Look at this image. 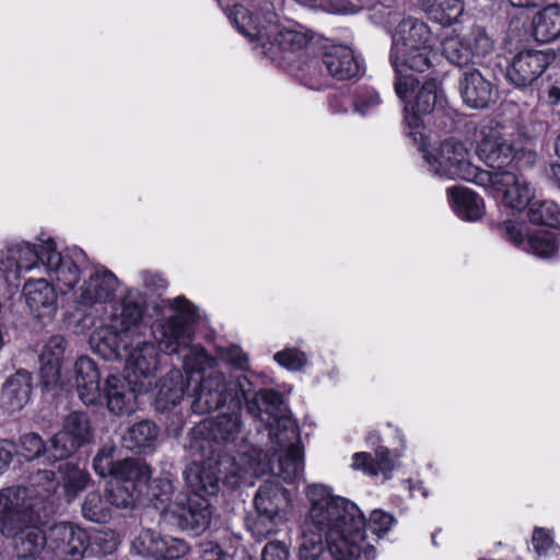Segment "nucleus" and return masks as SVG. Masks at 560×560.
<instances>
[{"label": "nucleus", "mask_w": 560, "mask_h": 560, "mask_svg": "<svg viewBox=\"0 0 560 560\" xmlns=\"http://www.w3.org/2000/svg\"><path fill=\"white\" fill-rule=\"evenodd\" d=\"M175 312L167 319L159 320L152 326L154 341L167 354L180 353L186 380L177 369L171 370L161 381L158 399L164 407L177 405L186 390L194 384L191 409L196 413H207L224 405L232 407L231 413H220L205 420L198 428L202 439L196 440L191 447L199 448L202 442L208 452L214 451L220 455L224 445L235 443L241 434L242 420L240 408L246 402L248 412L259 417L267 424V419L273 421L282 409V396L273 389L254 392L247 376H237L226 381L221 372L212 371L200 377L209 369L217 365V360L210 357L202 347L192 345L191 324L196 317V306L184 296H177L170 302Z\"/></svg>", "instance_id": "nucleus-1"}, {"label": "nucleus", "mask_w": 560, "mask_h": 560, "mask_svg": "<svg viewBox=\"0 0 560 560\" xmlns=\"http://www.w3.org/2000/svg\"><path fill=\"white\" fill-rule=\"evenodd\" d=\"M147 329L143 323V310L130 292L120 302L108 322L98 327L91 336L94 351L106 360L116 359L126 352L128 378L135 381L139 390L151 388L161 365V354L155 342L142 340Z\"/></svg>", "instance_id": "nucleus-2"}, {"label": "nucleus", "mask_w": 560, "mask_h": 560, "mask_svg": "<svg viewBox=\"0 0 560 560\" xmlns=\"http://www.w3.org/2000/svg\"><path fill=\"white\" fill-rule=\"evenodd\" d=\"M305 495L308 511L303 524L325 535L332 559L343 560L358 552L366 559L376 558V548L363 532L365 517L354 502L322 483L307 486Z\"/></svg>", "instance_id": "nucleus-3"}, {"label": "nucleus", "mask_w": 560, "mask_h": 560, "mask_svg": "<svg viewBox=\"0 0 560 560\" xmlns=\"http://www.w3.org/2000/svg\"><path fill=\"white\" fill-rule=\"evenodd\" d=\"M86 264V255L81 248L72 247L61 253L57 250L52 237H38L35 243L25 240H11L0 250V284L4 294L12 293L23 273L43 267L50 281L60 292L72 290L81 279V268Z\"/></svg>", "instance_id": "nucleus-4"}, {"label": "nucleus", "mask_w": 560, "mask_h": 560, "mask_svg": "<svg viewBox=\"0 0 560 560\" xmlns=\"http://www.w3.org/2000/svg\"><path fill=\"white\" fill-rule=\"evenodd\" d=\"M434 46L435 38L427 23L412 16L399 22L392 37L389 54L399 98L406 101L419 84L409 72L423 73L432 67Z\"/></svg>", "instance_id": "nucleus-5"}, {"label": "nucleus", "mask_w": 560, "mask_h": 560, "mask_svg": "<svg viewBox=\"0 0 560 560\" xmlns=\"http://www.w3.org/2000/svg\"><path fill=\"white\" fill-rule=\"evenodd\" d=\"M22 493L20 489L0 490V530L14 538L18 560H42L48 535L36 526L40 515L35 514L33 505L20 503Z\"/></svg>", "instance_id": "nucleus-6"}, {"label": "nucleus", "mask_w": 560, "mask_h": 560, "mask_svg": "<svg viewBox=\"0 0 560 560\" xmlns=\"http://www.w3.org/2000/svg\"><path fill=\"white\" fill-rule=\"evenodd\" d=\"M515 127L512 124L489 121L480 129L477 154L489 167L501 170L511 163L517 168H529L537 161L533 149H514Z\"/></svg>", "instance_id": "nucleus-7"}, {"label": "nucleus", "mask_w": 560, "mask_h": 560, "mask_svg": "<svg viewBox=\"0 0 560 560\" xmlns=\"http://www.w3.org/2000/svg\"><path fill=\"white\" fill-rule=\"evenodd\" d=\"M303 83L312 90L328 85V78L350 80L361 72V65L354 51L343 45L326 47L319 56H313L299 65Z\"/></svg>", "instance_id": "nucleus-8"}, {"label": "nucleus", "mask_w": 560, "mask_h": 560, "mask_svg": "<svg viewBox=\"0 0 560 560\" xmlns=\"http://www.w3.org/2000/svg\"><path fill=\"white\" fill-rule=\"evenodd\" d=\"M266 421L270 439L278 446L275 452H285L279 456L277 468L273 470L288 483L299 481L303 476L304 463L296 422L285 413L283 404L281 412H278L273 421H270V418Z\"/></svg>", "instance_id": "nucleus-9"}, {"label": "nucleus", "mask_w": 560, "mask_h": 560, "mask_svg": "<svg viewBox=\"0 0 560 560\" xmlns=\"http://www.w3.org/2000/svg\"><path fill=\"white\" fill-rule=\"evenodd\" d=\"M423 159L432 174L448 179L477 184L483 171L470 163L468 150L454 140H446L431 151L424 150Z\"/></svg>", "instance_id": "nucleus-10"}, {"label": "nucleus", "mask_w": 560, "mask_h": 560, "mask_svg": "<svg viewBox=\"0 0 560 560\" xmlns=\"http://www.w3.org/2000/svg\"><path fill=\"white\" fill-rule=\"evenodd\" d=\"M483 170L477 185L489 189L509 208L523 210L535 196V189L523 176L512 171Z\"/></svg>", "instance_id": "nucleus-11"}, {"label": "nucleus", "mask_w": 560, "mask_h": 560, "mask_svg": "<svg viewBox=\"0 0 560 560\" xmlns=\"http://www.w3.org/2000/svg\"><path fill=\"white\" fill-rule=\"evenodd\" d=\"M492 48L493 42L480 26H474L464 34L452 30L442 39L443 55L458 67L477 62L478 59L490 54Z\"/></svg>", "instance_id": "nucleus-12"}, {"label": "nucleus", "mask_w": 560, "mask_h": 560, "mask_svg": "<svg viewBox=\"0 0 560 560\" xmlns=\"http://www.w3.org/2000/svg\"><path fill=\"white\" fill-rule=\"evenodd\" d=\"M120 282L116 275L104 266L95 267L86 279L73 291V303L78 311H90L95 306L115 301ZM65 290L62 293H67Z\"/></svg>", "instance_id": "nucleus-13"}, {"label": "nucleus", "mask_w": 560, "mask_h": 560, "mask_svg": "<svg viewBox=\"0 0 560 560\" xmlns=\"http://www.w3.org/2000/svg\"><path fill=\"white\" fill-rule=\"evenodd\" d=\"M524 223L515 221H504L500 225L502 235L514 246L526 253L538 257H551L559 249L557 236L547 231H538L529 234Z\"/></svg>", "instance_id": "nucleus-14"}, {"label": "nucleus", "mask_w": 560, "mask_h": 560, "mask_svg": "<svg viewBox=\"0 0 560 560\" xmlns=\"http://www.w3.org/2000/svg\"><path fill=\"white\" fill-rule=\"evenodd\" d=\"M209 444V441H206ZM202 458L201 463L195 462L185 470V480L194 497L206 498V495H214L219 491L220 476L218 465L220 455H215L214 451L208 452L202 442L199 448H196Z\"/></svg>", "instance_id": "nucleus-15"}, {"label": "nucleus", "mask_w": 560, "mask_h": 560, "mask_svg": "<svg viewBox=\"0 0 560 560\" xmlns=\"http://www.w3.org/2000/svg\"><path fill=\"white\" fill-rule=\"evenodd\" d=\"M555 58L551 49L521 51L506 68V78L516 88H526L545 72Z\"/></svg>", "instance_id": "nucleus-16"}, {"label": "nucleus", "mask_w": 560, "mask_h": 560, "mask_svg": "<svg viewBox=\"0 0 560 560\" xmlns=\"http://www.w3.org/2000/svg\"><path fill=\"white\" fill-rule=\"evenodd\" d=\"M447 108V100L440 86V82L430 79L417 91L415 97L407 101L405 107V120L408 127L417 129L421 126V116L432 114L434 112H445Z\"/></svg>", "instance_id": "nucleus-17"}, {"label": "nucleus", "mask_w": 560, "mask_h": 560, "mask_svg": "<svg viewBox=\"0 0 560 560\" xmlns=\"http://www.w3.org/2000/svg\"><path fill=\"white\" fill-rule=\"evenodd\" d=\"M237 31L250 40H257L265 47V37L270 35L269 28L275 27L276 12L271 3H266L260 11L253 13L242 4H235L228 14Z\"/></svg>", "instance_id": "nucleus-18"}, {"label": "nucleus", "mask_w": 560, "mask_h": 560, "mask_svg": "<svg viewBox=\"0 0 560 560\" xmlns=\"http://www.w3.org/2000/svg\"><path fill=\"white\" fill-rule=\"evenodd\" d=\"M170 513L182 529L200 535L209 527L213 510L207 498L191 497L185 503L177 497L174 504L170 505Z\"/></svg>", "instance_id": "nucleus-19"}, {"label": "nucleus", "mask_w": 560, "mask_h": 560, "mask_svg": "<svg viewBox=\"0 0 560 560\" xmlns=\"http://www.w3.org/2000/svg\"><path fill=\"white\" fill-rule=\"evenodd\" d=\"M30 312L44 324L50 323L58 311L55 287L44 278L28 279L23 287Z\"/></svg>", "instance_id": "nucleus-20"}, {"label": "nucleus", "mask_w": 560, "mask_h": 560, "mask_svg": "<svg viewBox=\"0 0 560 560\" xmlns=\"http://www.w3.org/2000/svg\"><path fill=\"white\" fill-rule=\"evenodd\" d=\"M59 485L60 481L56 478L55 471L38 469L30 474L26 486H13L7 489L22 490L20 503L33 505L35 514L40 515V512L46 509L45 502L56 493Z\"/></svg>", "instance_id": "nucleus-21"}, {"label": "nucleus", "mask_w": 560, "mask_h": 560, "mask_svg": "<svg viewBox=\"0 0 560 560\" xmlns=\"http://www.w3.org/2000/svg\"><path fill=\"white\" fill-rule=\"evenodd\" d=\"M88 534L70 523H57L49 528L48 546L72 560H79L88 549Z\"/></svg>", "instance_id": "nucleus-22"}, {"label": "nucleus", "mask_w": 560, "mask_h": 560, "mask_svg": "<svg viewBox=\"0 0 560 560\" xmlns=\"http://www.w3.org/2000/svg\"><path fill=\"white\" fill-rule=\"evenodd\" d=\"M135 381L119 375H109L106 378L104 394L108 410L117 416L130 415L136 410L137 393L139 387H132Z\"/></svg>", "instance_id": "nucleus-23"}, {"label": "nucleus", "mask_w": 560, "mask_h": 560, "mask_svg": "<svg viewBox=\"0 0 560 560\" xmlns=\"http://www.w3.org/2000/svg\"><path fill=\"white\" fill-rule=\"evenodd\" d=\"M464 103L475 109H483L495 101L497 90L478 70L466 71L459 81Z\"/></svg>", "instance_id": "nucleus-24"}, {"label": "nucleus", "mask_w": 560, "mask_h": 560, "mask_svg": "<svg viewBox=\"0 0 560 560\" xmlns=\"http://www.w3.org/2000/svg\"><path fill=\"white\" fill-rule=\"evenodd\" d=\"M270 35L265 37V47L270 44L279 50L291 54H303L310 49L311 35L300 25H282L276 14L275 27H270Z\"/></svg>", "instance_id": "nucleus-25"}, {"label": "nucleus", "mask_w": 560, "mask_h": 560, "mask_svg": "<svg viewBox=\"0 0 560 560\" xmlns=\"http://www.w3.org/2000/svg\"><path fill=\"white\" fill-rule=\"evenodd\" d=\"M75 384L79 398L86 405H96L101 398L100 372L89 357H80L74 363Z\"/></svg>", "instance_id": "nucleus-26"}, {"label": "nucleus", "mask_w": 560, "mask_h": 560, "mask_svg": "<svg viewBox=\"0 0 560 560\" xmlns=\"http://www.w3.org/2000/svg\"><path fill=\"white\" fill-rule=\"evenodd\" d=\"M447 198L451 208L462 220L474 222L483 215V200L466 187L448 188Z\"/></svg>", "instance_id": "nucleus-27"}, {"label": "nucleus", "mask_w": 560, "mask_h": 560, "mask_svg": "<svg viewBox=\"0 0 560 560\" xmlns=\"http://www.w3.org/2000/svg\"><path fill=\"white\" fill-rule=\"evenodd\" d=\"M31 390V374L27 371H18L5 381L1 393V404L9 411L21 410L28 402Z\"/></svg>", "instance_id": "nucleus-28"}, {"label": "nucleus", "mask_w": 560, "mask_h": 560, "mask_svg": "<svg viewBox=\"0 0 560 560\" xmlns=\"http://www.w3.org/2000/svg\"><path fill=\"white\" fill-rule=\"evenodd\" d=\"M159 429L154 422L142 420L131 425L122 435V444L135 453H148L155 448Z\"/></svg>", "instance_id": "nucleus-29"}, {"label": "nucleus", "mask_w": 560, "mask_h": 560, "mask_svg": "<svg viewBox=\"0 0 560 560\" xmlns=\"http://www.w3.org/2000/svg\"><path fill=\"white\" fill-rule=\"evenodd\" d=\"M288 501V490L275 480L265 481L254 499L257 513H271L273 515H282L281 510Z\"/></svg>", "instance_id": "nucleus-30"}, {"label": "nucleus", "mask_w": 560, "mask_h": 560, "mask_svg": "<svg viewBox=\"0 0 560 560\" xmlns=\"http://www.w3.org/2000/svg\"><path fill=\"white\" fill-rule=\"evenodd\" d=\"M150 477L151 470L145 463L136 458H125L118 460L114 479L140 493Z\"/></svg>", "instance_id": "nucleus-31"}, {"label": "nucleus", "mask_w": 560, "mask_h": 560, "mask_svg": "<svg viewBox=\"0 0 560 560\" xmlns=\"http://www.w3.org/2000/svg\"><path fill=\"white\" fill-rule=\"evenodd\" d=\"M534 35L541 43H548L560 37L559 4L547 5L535 15Z\"/></svg>", "instance_id": "nucleus-32"}, {"label": "nucleus", "mask_w": 560, "mask_h": 560, "mask_svg": "<svg viewBox=\"0 0 560 560\" xmlns=\"http://www.w3.org/2000/svg\"><path fill=\"white\" fill-rule=\"evenodd\" d=\"M324 534L303 524L298 541V559L324 560L326 553L330 555L327 550L326 541L324 542Z\"/></svg>", "instance_id": "nucleus-33"}, {"label": "nucleus", "mask_w": 560, "mask_h": 560, "mask_svg": "<svg viewBox=\"0 0 560 560\" xmlns=\"http://www.w3.org/2000/svg\"><path fill=\"white\" fill-rule=\"evenodd\" d=\"M58 474L62 480L65 494L69 501L77 498L90 482L89 474L71 462L59 464Z\"/></svg>", "instance_id": "nucleus-34"}, {"label": "nucleus", "mask_w": 560, "mask_h": 560, "mask_svg": "<svg viewBox=\"0 0 560 560\" xmlns=\"http://www.w3.org/2000/svg\"><path fill=\"white\" fill-rule=\"evenodd\" d=\"M527 217L533 224L560 228V208L551 200L532 202Z\"/></svg>", "instance_id": "nucleus-35"}, {"label": "nucleus", "mask_w": 560, "mask_h": 560, "mask_svg": "<svg viewBox=\"0 0 560 560\" xmlns=\"http://www.w3.org/2000/svg\"><path fill=\"white\" fill-rule=\"evenodd\" d=\"M82 516L93 523L104 524L112 517V509L97 491L89 492L81 506Z\"/></svg>", "instance_id": "nucleus-36"}, {"label": "nucleus", "mask_w": 560, "mask_h": 560, "mask_svg": "<svg viewBox=\"0 0 560 560\" xmlns=\"http://www.w3.org/2000/svg\"><path fill=\"white\" fill-rule=\"evenodd\" d=\"M63 429L73 438L75 444L81 447L92 439L90 420L84 412H71L63 423Z\"/></svg>", "instance_id": "nucleus-37"}, {"label": "nucleus", "mask_w": 560, "mask_h": 560, "mask_svg": "<svg viewBox=\"0 0 560 560\" xmlns=\"http://www.w3.org/2000/svg\"><path fill=\"white\" fill-rule=\"evenodd\" d=\"M107 498L110 506L130 509L136 504L139 492L120 482H112L107 488Z\"/></svg>", "instance_id": "nucleus-38"}, {"label": "nucleus", "mask_w": 560, "mask_h": 560, "mask_svg": "<svg viewBox=\"0 0 560 560\" xmlns=\"http://www.w3.org/2000/svg\"><path fill=\"white\" fill-rule=\"evenodd\" d=\"M115 446L114 445H104L93 459V469L94 471L101 476H112L115 477L116 467L118 466V460H115Z\"/></svg>", "instance_id": "nucleus-39"}, {"label": "nucleus", "mask_w": 560, "mask_h": 560, "mask_svg": "<svg viewBox=\"0 0 560 560\" xmlns=\"http://www.w3.org/2000/svg\"><path fill=\"white\" fill-rule=\"evenodd\" d=\"M161 538L162 536L152 529H144L135 539L133 547L139 555L155 559L156 555H161V549H159V547H163V544L160 542Z\"/></svg>", "instance_id": "nucleus-40"}, {"label": "nucleus", "mask_w": 560, "mask_h": 560, "mask_svg": "<svg viewBox=\"0 0 560 560\" xmlns=\"http://www.w3.org/2000/svg\"><path fill=\"white\" fill-rule=\"evenodd\" d=\"M173 492V480L168 476L160 477L154 480V504L162 513H170V505L175 502V500L172 501L171 498Z\"/></svg>", "instance_id": "nucleus-41"}, {"label": "nucleus", "mask_w": 560, "mask_h": 560, "mask_svg": "<svg viewBox=\"0 0 560 560\" xmlns=\"http://www.w3.org/2000/svg\"><path fill=\"white\" fill-rule=\"evenodd\" d=\"M282 520V515L257 513V517L250 524V530L257 538H266L267 536L278 532V526Z\"/></svg>", "instance_id": "nucleus-42"}, {"label": "nucleus", "mask_w": 560, "mask_h": 560, "mask_svg": "<svg viewBox=\"0 0 560 560\" xmlns=\"http://www.w3.org/2000/svg\"><path fill=\"white\" fill-rule=\"evenodd\" d=\"M79 446L73 441V438L62 428L50 440L51 456L55 459H62L74 453Z\"/></svg>", "instance_id": "nucleus-43"}, {"label": "nucleus", "mask_w": 560, "mask_h": 560, "mask_svg": "<svg viewBox=\"0 0 560 560\" xmlns=\"http://www.w3.org/2000/svg\"><path fill=\"white\" fill-rule=\"evenodd\" d=\"M275 361L290 371H300L307 363L306 354L295 348H288L273 355Z\"/></svg>", "instance_id": "nucleus-44"}, {"label": "nucleus", "mask_w": 560, "mask_h": 560, "mask_svg": "<svg viewBox=\"0 0 560 560\" xmlns=\"http://www.w3.org/2000/svg\"><path fill=\"white\" fill-rule=\"evenodd\" d=\"M163 547H159L161 549V555H156V560H175L183 556H185L189 548L188 545L183 540L174 537H162L161 541Z\"/></svg>", "instance_id": "nucleus-45"}, {"label": "nucleus", "mask_w": 560, "mask_h": 560, "mask_svg": "<svg viewBox=\"0 0 560 560\" xmlns=\"http://www.w3.org/2000/svg\"><path fill=\"white\" fill-rule=\"evenodd\" d=\"M533 546L538 556H550L560 550L552 538V534L550 530L537 527L534 529L532 537Z\"/></svg>", "instance_id": "nucleus-46"}, {"label": "nucleus", "mask_w": 560, "mask_h": 560, "mask_svg": "<svg viewBox=\"0 0 560 560\" xmlns=\"http://www.w3.org/2000/svg\"><path fill=\"white\" fill-rule=\"evenodd\" d=\"M40 370L39 375L46 388H54L56 386H65L66 383L61 378L60 366L61 362L52 360H39Z\"/></svg>", "instance_id": "nucleus-47"}, {"label": "nucleus", "mask_w": 560, "mask_h": 560, "mask_svg": "<svg viewBox=\"0 0 560 560\" xmlns=\"http://www.w3.org/2000/svg\"><path fill=\"white\" fill-rule=\"evenodd\" d=\"M22 455L28 459H35L46 452V445L43 439L36 433H28L20 441Z\"/></svg>", "instance_id": "nucleus-48"}, {"label": "nucleus", "mask_w": 560, "mask_h": 560, "mask_svg": "<svg viewBox=\"0 0 560 560\" xmlns=\"http://www.w3.org/2000/svg\"><path fill=\"white\" fill-rule=\"evenodd\" d=\"M381 104L378 93L373 89L358 92L354 97V110L360 115L369 114L374 107Z\"/></svg>", "instance_id": "nucleus-49"}, {"label": "nucleus", "mask_w": 560, "mask_h": 560, "mask_svg": "<svg viewBox=\"0 0 560 560\" xmlns=\"http://www.w3.org/2000/svg\"><path fill=\"white\" fill-rule=\"evenodd\" d=\"M394 522H395V520L390 514H388L382 510H374L371 513V516L369 520V528L377 537H381L382 535L386 534L392 528Z\"/></svg>", "instance_id": "nucleus-50"}, {"label": "nucleus", "mask_w": 560, "mask_h": 560, "mask_svg": "<svg viewBox=\"0 0 560 560\" xmlns=\"http://www.w3.org/2000/svg\"><path fill=\"white\" fill-rule=\"evenodd\" d=\"M66 347L62 336H51L44 346L39 360H52L61 362Z\"/></svg>", "instance_id": "nucleus-51"}, {"label": "nucleus", "mask_w": 560, "mask_h": 560, "mask_svg": "<svg viewBox=\"0 0 560 560\" xmlns=\"http://www.w3.org/2000/svg\"><path fill=\"white\" fill-rule=\"evenodd\" d=\"M440 8L443 13L441 20L445 24L456 23L464 13V4L462 0H443L440 3Z\"/></svg>", "instance_id": "nucleus-52"}, {"label": "nucleus", "mask_w": 560, "mask_h": 560, "mask_svg": "<svg viewBox=\"0 0 560 560\" xmlns=\"http://www.w3.org/2000/svg\"><path fill=\"white\" fill-rule=\"evenodd\" d=\"M404 0H366L365 5L369 9L376 10L378 7L386 10L381 18V23H389L390 16L397 8L402 4Z\"/></svg>", "instance_id": "nucleus-53"}, {"label": "nucleus", "mask_w": 560, "mask_h": 560, "mask_svg": "<svg viewBox=\"0 0 560 560\" xmlns=\"http://www.w3.org/2000/svg\"><path fill=\"white\" fill-rule=\"evenodd\" d=\"M289 549L281 541H270L262 550L261 560H288Z\"/></svg>", "instance_id": "nucleus-54"}, {"label": "nucleus", "mask_w": 560, "mask_h": 560, "mask_svg": "<svg viewBox=\"0 0 560 560\" xmlns=\"http://www.w3.org/2000/svg\"><path fill=\"white\" fill-rule=\"evenodd\" d=\"M199 560H228L226 553L213 541L199 545Z\"/></svg>", "instance_id": "nucleus-55"}, {"label": "nucleus", "mask_w": 560, "mask_h": 560, "mask_svg": "<svg viewBox=\"0 0 560 560\" xmlns=\"http://www.w3.org/2000/svg\"><path fill=\"white\" fill-rule=\"evenodd\" d=\"M352 467L357 470H363L368 475L376 476L377 469L374 466V459L371 454L365 452H359L352 456Z\"/></svg>", "instance_id": "nucleus-56"}, {"label": "nucleus", "mask_w": 560, "mask_h": 560, "mask_svg": "<svg viewBox=\"0 0 560 560\" xmlns=\"http://www.w3.org/2000/svg\"><path fill=\"white\" fill-rule=\"evenodd\" d=\"M374 466L377 469V475L378 474H388L393 470L394 462L390 457V453H389L388 448H386L384 446H380L375 451Z\"/></svg>", "instance_id": "nucleus-57"}, {"label": "nucleus", "mask_w": 560, "mask_h": 560, "mask_svg": "<svg viewBox=\"0 0 560 560\" xmlns=\"http://www.w3.org/2000/svg\"><path fill=\"white\" fill-rule=\"evenodd\" d=\"M224 358L226 361L232 364L236 369H246L247 366V355L242 351L238 347H230L224 352Z\"/></svg>", "instance_id": "nucleus-58"}, {"label": "nucleus", "mask_w": 560, "mask_h": 560, "mask_svg": "<svg viewBox=\"0 0 560 560\" xmlns=\"http://www.w3.org/2000/svg\"><path fill=\"white\" fill-rule=\"evenodd\" d=\"M15 453L14 445L5 440H0V475L8 468Z\"/></svg>", "instance_id": "nucleus-59"}, {"label": "nucleus", "mask_w": 560, "mask_h": 560, "mask_svg": "<svg viewBox=\"0 0 560 560\" xmlns=\"http://www.w3.org/2000/svg\"><path fill=\"white\" fill-rule=\"evenodd\" d=\"M318 2L319 7L334 13H342L347 11L345 0H318Z\"/></svg>", "instance_id": "nucleus-60"}, {"label": "nucleus", "mask_w": 560, "mask_h": 560, "mask_svg": "<svg viewBox=\"0 0 560 560\" xmlns=\"http://www.w3.org/2000/svg\"><path fill=\"white\" fill-rule=\"evenodd\" d=\"M548 104L551 106V108L560 115V88L552 86L548 91V97H547Z\"/></svg>", "instance_id": "nucleus-61"}, {"label": "nucleus", "mask_w": 560, "mask_h": 560, "mask_svg": "<svg viewBox=\"0 0 560 560\" xmlns=\"http://www.w3.org/2000/svg\"><path fill=\"white\" fill-rule=\"evenodd\" d=\"M551 176L560 186V163L551 165Z\"/></svg>", "instance_id": "nucleus-62"}, {"label": "nucleus", "mask_w": 560, "mask_h": 560, "mask_svg": "<svg viewBox=\"0 0 560 560\" xmlns=\"http://www.w3.org/2000/svg\"><path fill=\"white\" fill-rule=\"evenodd\" d=\"M116 546H117V542L116 540L114 539V535L112 534V540H110V544L109 546L106 548V552H112L113 550L116 549Z\"/></svg>", "instance_id": "nucleus-63"}, {"label": "nucleus", "mask_w": 560, "mask_h": 560, "mask_svg": "<svg viewBox=\"0 0 560 560\" xmlns=\"http://www.w3.org/2000/svg\"><path fill=\"white\" fill-rule=\"evenodd\" d=\"M556 152L558 155H560V135L558 136L557 142H556Z\"/></svg>", "instance_id": "nucleus-64"}]
</instances>
